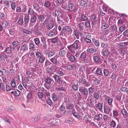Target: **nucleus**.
Here are the masks:
<instances>
[{
  "label": "nucleus",
  "instance_id": "19",
  "mask_svg": "<svg viewBox=\"0 0 128 128\" xmlns=\"http://www.w3.org/2000/svg\"><path fill=\"white\" fill-rule=\"evenodd\" d=\"M66 53V50H60L59 55L60 57L64 56Z\"/></svg>",
  "mask_w": 128,
  "mask_h": 128
},
{
  "label": "nucleus",
  "instance_id": "2",
  "mask_svg": "<svg viewBox=\"0 0 128 128\" xmlns=\"http://www.w3.org/2000/svg\"><path fill=\"white\" fill-rule=\"evenodd\" d=\"M60 122V120L58 119H51L48 122L46 126L48 127H51L54 125H57V123Z\"/></svg>",
  "mask_w": 128,
  "mask_h": 128
},
{
  "label": "nucleus",
  "instance_id": "32",
  "mask_svg": "<svg viewBox=\"0 0 128 128\" xmlns=\"http://www.w3.org/2000/svg\"><path fill=\"white\" fill-rule=\"evenodd\" d=\"M30 49L33 50L34 48V44L32 41H30L29 42Z\"/></svg>",
  "mask_w": 128,
  "mask_h": 128
},
{
  "label": "nucleus",
  "instance_id": "13",
  "mask_svg": "<svg viewBox=\"0 0 128 128\" xmlns=\"http://www.w3.org/2000/svg\"><path fill=\"white\" fill-rule=\"evenodd\" d=\"M102 114L99 113L94 115V118L97 121H99L100 119H102Z\"/></svg>",
  "mask_w": 128,
  "mask_h": 128
},
{
  "label": "nucleus",
  "instance_id": "38",
  "mask_svg": "<svg viewBox=\"0 0 128 128\" xmlns=\"http://www.w3.org/2000/svg\"><path fill=\"white\" fill-rule=\"evenodd\" d=\"M75 64L68 65L67 66V69L69 70H70L73 69L75 67Z\"/></svg>",
  "mask_w": 128,
  "mask_h": 128
},
{
  "label": "nucleus",
  "instance_id": "20",
  "mask_svg": "<svg viewBox=\"0 0 128 128\" xmlns=\"http://www.w3.org/2000/svg\"><path fill=\"white\" fill-rule=\"evenodd\" d=\"M12 47L11 46H9L6 47L5 50V52L8 54H10L12 52Z\"/></svg>",
  "mask_w": 128,
  "mask_h": 128
},
{
  "label": "nucleus",
  "instance_id": "36",
  "mask_svg": "<svg viewBox=\"0 0 128 128\" xmlns=\"http://www.w3.org/2000/svg\"><path fill=\"white\" fill-rule=\"evenodd\" d=\"M34 8L36 10H38L40 9V7L39 5L36 3H34L33 5Z\"/></svg>",
  "mask_w": 128,
  "mask_h": 128
},
{
  "label": "nucleus",
  "instance_id": "17",
  "mask_svg": "<svg viewBox=\"0 0 128 128\" xmlns=\"http://www.w3.org/2000/svg\"><path fill=\"white\" fill-rule=\"evenodd\" d=\"M121 112L124 118H128V114L127 111L125 109H122L121 111Z\"/></svg>",
  "mask_w": 128,
  "mask_h": 128
},
{
  "label": "nucleus",
  "instance_id": "22",
  "mask_svg": "<svg viewBox=\"0 0 128 128\" xmlns=\"http://www.w3.org/2000/svg\"><path fill=\"white\" fill-rule=\"evenodd\" d=\"M0 90L5 92V86L4 84L2 83V80L0 79Z\"/></svg>",
  "mask_w": 128,
  "mask_h": 128
},
{
  "label": "nucleus",
  "instance_id": "51",
  "mask_svg": "<svg viewBox=\"0 0 128 128\" xmlns=\"http://www.w3.org/2000/svg\"><path fill=\"white\" fill-rule=\"evenodd\" d=\"M35 43L37 45H39L40 43L39 39L38 38H35L34 40Z\"/></svg>",
  "mask_w": 128,
  "mask_h": 128
},
{
  "label": "nucleus",
  "instance_id": "26",
  "mask_svg": "<svg viewBox=\"0 0 128 128\" xmlns=\"http://www.w3.org/2000/svg\"><path fill=\"white\" fill-rule=\"evenodd\" d=\"M96 107L97 108L101 111L102 109V105L100 103H98L96 105Z\"/></svg>",
  "mask_w": 128,
  "mask_h": 128
},
{
  "label": "nucleus",
  "instance_id": "18",
  "mask_svg": "<svg viewBox=\"0 0 128 128\" xmlns=\"http://www.w3.org/2000/svg\"><path fill=\"white\" fill-rule=\"evenodd\" d=\"M44 98H45L48 99L50 97V94L48 91L47 90H45L43 92Z\"/></svg>",
  "mask_w": 128,
  "mask_h": 128
},
{
  "label": "nucleus",
  "instance_id": "55",
  "mask_svg": "<svg viewBox=\"0 0 128 128\" xmlns=\"http://www.w3.org/2000/svg\"><path fill=\"white\" fill-rule=\"evenodd\" d=\"M45 60V58H44L42 56L40 57V58L38 60V62H39L41 63H43Z\"/></svg>",
  "mask_w": 128,
  "mask_h": 128
},
{
  "label": "nucleus",
  "instance_id": "33",
  "mask_svg": "<svg viewBox=\"0 0 128 128\" xmlns=\"http://www.w3.org/2000/svg\"><path fill=\"white\" fill-rule=\"evenodd\" d=\"M66 109L68 110L72 109L73 108V105L69 102L66 103Z\"/></svg>",
  "mask_w": 128,
  "mask_h": 128
},
{
  "label": "nucleus",
  "instance_id": "59",
  "mask_svg": "<svg viewBox=\"0 0 128 128\" xmlns=\"http://www.w3.org/2000/svg\"><path fill=\"white\" fill-rule=\"evenodd\" d=\"M88 90H89V94L93 93L94 91V88H92V86L89 88L88 89Z\"/></svg>",
  "mask_w": 128,
  "mask_h": 128
},
{
  "label": "nucleus",
  "instance_id": "53",
  "mask_svg": "<svg viewBox=\"0 0 128 128\" xmlns=\"http://www.w3.org/2000/svg\"><path fill=\"white\" fill-rule=\"evenodd\" d=\"M27 98L28 101H29V100H30L32 101V99L31 93H28L27 95Z\"/></svg>",
  "mask_w": 128,
  "mask_h": 128
},
{
  "label": "nucleus",
  "instance_id": "8",
  "mask_svg": "<svg viewBox=\"0 0 128 128\" xmlns=\"http://www.w3.org/2000/svg\"><path fill=\"white\" fill-rule=\"evenodd\" d=\"M57 28H54L53 30L50 32L48 34V36L51 37H53L58 34L57 31Z\"/></svg>",
  "mask_w": 128,
  "mask_h": 128
},
{
  "label": "nucleus",
  "instance_id": "46",
  "mask_svg": "<svg viewBox=\"0 0 128 128\" xmlns=\"http://www.w3.org/2000/svg\"><path fill=\"white\" fill-rule=\"evenodd\" d=\"M11 85L12 87L14 88L16 86V84L14 80L12 79L11 80Z\"/></svg>",
  "mask_w": 128,
  "mask_h": 128
},
{
  "label": "nucleus",
  "instance_id": "25",
  "mask_svg": "<svg viewBox=\"0 0 128 128\" xmlns=\"http://www.w3.org/2000/svg\"><path fill=\"white\" fill-rule=\"evenodd\" d=\"M37 95L38 98L42 100L44 98L43 93L42 92H39L37 93Z\"/></svg>",
  "mask_w": 128,
  "mask_h": 128
},
{
  "label": "nucleus",
  "instance_id": "54",
  "mask_svg": "<svg viewBox=\"0 0 128 128\" xmlns=\"http://www.w3.org/2000/svg\"><path fill=\"white\" fill-rule=\"evenodd\" d=\"M59 70L57 71L56 74L59 76H62L64 75V74L62 71L60 70V68H59Z\"/></svg>",
  "mask_w": 128,
  "mask_h": 128
},
{
  "label": "nucleus",
  "instance_id": "37",
  "mask_svg": "<svg viewBox=\"0 0 128 128\" xmlns=\"http://www.w3.org/2000/svg\"><path fill=\"white\" fill-rule=\"evenodd\" d=\"M52 81L51 78L48 77L46 78L45 79V82L47 84H50Z\"/></svg>",
  "mask_w": 128,
  "mask_h": 128
},
{
  "label": "nucleus",
  "instance_id": "30",
  "mask_svg": "<svg viewBox=\"0 0 128 128\" xmlns=\"http://www.w3.org/2000/svg\"><path fill=\"white\" fill-rule=\"evenodd\" d=\"M55 90L56 91L58 92L65 91L66 90L65 88L63 87H59L58 88L56 87L55 88Z\"/></svg>",
  "mask_w": 128,
  "mask_h": 128
},
{
  "label": "nucleus",
  "instance_id": "61",
  "mask_svg": "<svg viewBox=\"0 0 128 128\" xmlns=\"http://www.w3.org/2000/svg\"><path fill=\"white\" fill-rule=\"evenodd\" d=\"M104 73L105 76H107L109 73V71L106 69H104Z\"/></svg>",
  "mask_w": 128,
  "mask_h": 128
},
{
  "label": "nucleus",
  "instance_id": "27",
  "mask_svg": "<svg viewBox=\"0 0 128 128\" xmlns=\"http://www.w3.org/2000/svg\"><path fill=\"white\" fill-rule=\"evenodd\" d=\"M72 35L74 36H75L76 37V38L78 39H79V34L78 30H74L73 32V34Z\"/></svg>",
  "mask_w": 128,
  "mask_h": 128
},
{
  "label": "nucleus",
  "instance_id": "4",
  "mask_svg": "<svg viewBox=\"0 0 128 128\" xmlns=\"http://www.w3.org/2000/svg\"><path fill=\"white\" fill-rule=\"evenodd\" d=\"M65 31L63 32V30H64V28H62V31L61 32L60 35L61 36H63L64 35V34L66 33V32L67 31L68 32H72V30L71 28L69 26H66L64 28Z\"/></svg>",
  "mask_w": 128,
  "mask_h": 128
},
{
  "label": "nucleus",
  "instance_id": "24",
  "mask_svg": "<svg viewBox=\"0 0 128 128\" xmlns=\"http://www.w3.org/2000/svg\"><path fill=\"white\" fill-rule=\"evenodd\" d=\"M86 52L88 53H93L96 52V50L92 47L86 50Z\"/></svg>",
  "mask_w": 128,
  "mask_h": 128
},
{
  "label": "nucleus",
  "instance_id": "49",
  "mask_svg": "<svg viewBox=\"0 0 128 128\" xmlns=\"http://www.w3.org/2000/svg\"><path fill=\"white\" fill-rule=\"evenodd\" d=\"M20 92L18 90H14V95L17 96L20 95Z\"/></svg>",
  "mask_w": 128,
  "mask_h": 128
},
{
  "label": "nucleus",
  "instance_id": "52",
  "mask_svg": "<svg viewBox=\"0 0 128 128\" xmlns=\"http://www.w3.org/2000/svg\"><path fill=\"white\" fill-rule=\"evenodd\" d=\"M93 96L94 98L97 100L98 99L99 97V94L98 93L96 92H94V93L93 94Z\"/></svg>",
  "mask_w": 128,
  "mask_h": 128
},
{
  "label": "nucleus",
  "instance_id": "56",
  "mask_svg": "<svg viewBox=\"0 0 128 128\" xmlns=\"http://www.w3.org/2000/svg\"><path fill=\"white\" fill-rule=\"evenodd\" d=\"M113 114V116L114 118L117 117L118 115V112L116 110H114Z\"/></svg>",
  "mask_w": 128,
  "mask_h": 128
},
{
  "label": "nucleus",
  "instance_id": "39",
  "mask_svg": "<svg viewBox=\"0 0 128 128\" xmlns=\"http://www.w3.org/2000/svg\"><path fill=\"white\" fill-rule=\"evenodd\" d=\"M47 29L48 30L51 29L54 26V25L52 23H49L47 25Z\"/></svg>",
  "mask_w": 128,
  "mask_h": 128
},
{
  "label": "nucleus",
  "instance_id": "7",
  "mask_svg": "<svg viewBox=\"0 0 128 128\" xmlns=\"http://www.w3.org/2000/svg\"><path fill=\"white\" fill-rule=\"evenodd\" d=\"M36 20L37 17L35 15L32 16L30 18V26H33Z\"/></svg>",
  "mask_w": 128,
  "mask_h": 128
},
{
  "label": "nucleus",
  "instance_id": "43",
  "mask_svg": "<svg viewBox=\"0 0 128 128\" xmlns=\"http://www.w3.org/2000/svg\"><path fill=\"white\" fill-rule=\"evenodd\" d=\"M90 116L89 114L86 115L84 117L83 119L84 121H85V122H86L88 121Z\"/></svg>",
  "mask_w": 128,
  "mask_h": 128
},
{
  "label": "nucleus",
  "instance_id": "47",
  "mask_svg": "<svg viewBox=\"0 0 128 128\" xmlns=\"http://www.w3.org/2000/svg\"><path fill=\"white\" fill-rule=\"evenodd\" d=\"M84 34L85 36V38H91V35L86 32H85Z\"/></svg>",
  "mask_w": 128,
  "mask_h": 128
},
{
  "label": "nucleus",
  "instance_id": "15",
  "mask_svg": "<svg viewBox=\"0 0 128 128\" xmlns=\"http://www.w3.org/2000/svg\"><path fill=\"white\" fill-rule=\"evenodd\" d=\"M24 26L26 27L28 25V22L29 20V17L28 15H26L24 18Z\"/></svg>",
  "mask_w": 128,
  "mask_h": 128
},
{
  "label": "nucleus",
  "instance_id": "45",
  "mask_svg": "<svg viewBox=\"0 0 128 128\" xmlns=\"http://www.w3.org/2000/svg\"><path fill=\"white\" fill-rule=\"evenodd\" d=\"M26 6L25 5L22 6L21 7V12L25 13L26 12Z\"/></svg>",
  "mask_w": 128,
  "mask_h": 128
},
{
  "label": "nucleus",
  "instance_id": "29",
  "mask_svg": "<svg viewBox=\"0 0 128 128\" xmlns=\"http://www.w3.org/2000/svg\"><path fill=\"white\" fill-rule=\"evenodd\" d=\"M2 24L4 28H6L9 25L8 22L6 20L3 21L2 23Z\"/></svg>",
  "mask_w": 128,
  "mask_h": 128
},
{
  "label": "nucleus",
  "instance_id": "16",
  "mask_svg": "<svg viewBox=\"0 0 128 128\" xmlns=\"http://www.w3.org/2000/svg\"><path fill=\"white\" fill-rule=\"evenodd\" d=\"M57 57L56 56H54L53 58H51L50 61L53 64L57 65L59 62L57 60Z\"/></svg>",
  "mask_w": 128,
  "mask_h": 128
},
{
  "label": "nucleus",
  "instance_id": "6",
  "mask_svg": "<svg viewBox=\"0 0 128 128\" xmlns=\"http://www.w3.org/2000/svg\"><path fill=\"white\" fill-rule=\"evenodd\" d=\"M53 78H54L55 82L58 84H61L62 83L61 78L58 74H55L53 76Z\"/></svg>",
  "mask_w": 128,
  "mask_h": 128
},
{
  "label": "nucleus",
  "instance_id": "62",
  "mask_svg": "<svg viewBox=\"0 0 128 128\" xmlns=\"http://www.w3.org/2000/svg\"><path fill=\"white\" fill-rule=\"evenodd\" d=\"M8 74L9 75H12L14 73V70L13 69H10L8 71Z\"/></svg>",
  "mask_w": 128,
  "mask_h": 128
},
{
  "label": "nucleus",
  "instance_id": "50",
  "mask_svg": "<svg viewBox=\"0 0 128 128\" xmlns=\"http://www.w3.org/2000/svg\"><path fill=\"white\" fill-rule=\"evenodd\" d=\"M12 46H17L19 45V43L17 41H14L12 43Z\"/></svg>",
  "mask_w": 128,
  "mask_h": 128
},
{
  "label": "nucleus",
  "instance_id": "42",
  "mask_svg": "<svg viewBox=\"0 0 128 128\" xmlns=\"http://www.w3.org/2000/svg\"><path fill=\"white\" fill-rule=\"evenodd\" d=\"M17 22L18 23V24L20 26L23 25L24 21L23 18H19Z\"/></svg>",
  "mask_w": 128,
  "mask_h": 128
},
{
  "label": "nucleus",
  "instance_id": "64",
  "mask_svg": "<svg viewBox=\"0 0 128 128\" xmlns=\"http://www.w3.org/2000/svg\"><path fill=\"white\" fill-rule=\"evenodd\" d=\"M38 18H39L40 21L42 22L44 20L45 18L44 16L42 15H40L39 16Z\"/></svg>",
  "mask_w": 128,
  "mask_h": 128
},
{
  "label": "nucleus",
  "instance_id": "44",
  "mask_svg": "<svg viewBox=\"0 0 128 128\" xmlns=\"http://www.w3.org/2000/svg\"><path fill=\"white\" fill-rule=\"evenodd\" d=\"M120 90L122 92H128V88L127 87H121L120 88Z\"/></svg>",
  "mask_w": 128,
  "mask_h": 128
},
{
  "label": "nucleus",
  "instance_id": "35",
  "mask_svg": "<svg viewBox=\"0 0 128 128\" xmlns=\"http://www.w3.org/2000/svg\"><path fill=\"white\" fill-rule=\"evenodd\" d=\"M10 2L9 1L6 0L3 3L6 7L8 8L10 6Z\"/></svg>",
  "mask_w": 128,
  "mask_h": 128
},
{
  "label": "nucleus",
  "instance_id": "34",
  "mask_svg": "<svg viewBox=\"0 0 128 128\" xmlns=\"http://www.w3.org/2000/svg\"><path fill=\"white\" fill-rule=\"evenodd\" d=\"M92 41L96 46H99L100 44L99 41L98 40H96L95 38H92Z\"/></svg>",
  "mask_w": 128,
  "mask_h": 128
},
{
  "label": "nucleus",
  "instance_id": "10",
  "mask_svg": "<svg viewBox=\"0 0 128 128\" xmlns=\"http://www.w3.org/2000/svg\"><path fill=\"white\" fill-rule=\"evenodd\" d=\"M54 51L53 50H48L47 51L46 55L48 58H51L55 54Z\"/></svg>",
  "mask_w": 128,
  "mask_h": 128
},
{
  "label": "nucleus",
  "instance_id": "9",
  "mask_svg": "<svg viewBox=\"0 0 128 128\" xmlns=\"http://www.w3.org/2000/svg\"><path fill=\"white\" fill-rule=\"evenodd\" d=\"M94 60L96 62L98 63L100 61L99 56L97 54L94 53L92 55Z\"/></svg>",
  "mask_w": 128,
  "mask_h": 128
},
{
  "label": "nucleus",
  "instance_id": "12",
  "mask_svg": "<svg viewBox=\"0 0 128 128\" xmlns=\"http://www.w3.org/2000/svg\"><path fill=\"white\" fill-rule=\"evenodd\" d=\"M79 90L85 95H87L88 94V91L86 88H82L80 87L79 89Z\"/></svg>",
  "mask_w": 128,
  "mask_h": 128
},
{
  "label": "nucleus",
  "instance_id": "5",
  "mask_svg": "<svg viewBox=\"0 0 128 128\" xmlns=\"http://www.w3.org/2000/svg\"><path fill=\"white\" fill-rule=\"evenodd\" d=\"M88 20V16L87 14L83 13L80 15V22L87 21Z\"/></svg>",
  "mask_w": 128,
  "mask_h": 128
},
{
  "label": "nucleus",
  "instance_id": "31",
  "mask_svg": "<svg viewBox=\"0 0 128 128\" xmlns=\"http://www.w3.org/2000/svg\"><path fill=\"white\" fill-rule=\"evenodd\" d=\"M96 72V74L98 75L101 76L102 74V71L101 68H97Z\"/></svg>",
  "mask_w": 128,
  "mask_h": 128
},
{
  "label": "nucleus",
  "instance_id": "40",
  "mask_svg": "<svg viewBox=\"0 0 128 128\" xmlns=\"http://www.w3.org/2000/svg\"><path fill=\"white\" fill-rule=\"evenodd\" d=\"M51 3L48 1L46 2L44 4V6L47 8L50 7L51 6Z\"/></svg>",
  "mask_w": 128,
  "mask_h": 128
},
{
  "label": "nucleus",
  "instance_id": "63",
  "mask_svg": "<svg viewBox=\"0 0 128 128\" xmlns=\"http://www.w3.org/2000/svg\"><path fill=\"white\" fill-rule=\"evenodd\" d=\"M52 97L53 100L54 101H57L58 99L57 96L55 95V94H53L52 96Z\"/></svg>",
  "mask_w": 128,
  "mask_h": 128
},
{
  "label": "nucleus",
  "instance_id": "3",
  "mask_svg": "<svg viewBox=\"0 0 128 128\" xmlns=\"http://www.w3.org/2000/svg\"><path fill=\"white\" fill-rule=\"evenodd\" d=\"M78 55V54L76 53L75 54V56L76 57V58L70 52H68L66 54L69 60L71 62H76L77 61V57Z\"/></svg>",
  "mask_w": 128,
  "mask_h": 128
},
{
  "label": "nucleus",
  "instance_id": "57",
  "mask_svg": "<svg viewBox=\"0 0 128 128\" xmlns=\"http://www.w3.org/2000/svg\"><path fill=\"white\" fill-rule=\"evenodd\" d=\"M22 31L24 33L28 34H30L32 33V32H31L28 31L24 28H23Z\"/></svg>",
  "mask_w": 128,
  "mask_h": 128
},
{
  "label": "nucleus",
  "instance_id": "28",
  "mask_svg": "<svg viewBox=\"0 0 128 128\" xmlns=\"http://www.w3.org/2000/svg\"><path fill=\"white\" fill-rule=\"evenodd\" d=\"M74 7V5L72 4H70L66 6V8L68 10H70L72 9Z\"/></svg>",
  "mask_w": 128,
  "mask_h": 128
},
{
  "label": "nucleus",
  "instance_id": "21",
  "mask_svg": "<svg viewBox=\"0 0 128 128\" xmlns=\"http://www.w3.org/2000/svg\"><path fill=\"white\" fill-rule=\"evenodd\" d=\"M104 113L107 114H109L111 111L110 108L107 106H106L104 107Z\"/></svg>",
  "mask_w": 128,
  "mask_h": 128
},
{
  "label": "nucleus",
  "instance_id": "41",
  "mask_svg": "<svg viewBox=\"0 0 128 128\" xmlns=\"http://www.w3.org/2000/svg\"><path fill=\"white\" fill-rule=\"evenodd\" d=\"M80 5L84 7H86L87 6V4L86 2L84 0H81L80 2Z\"/></svg>",
  "mask_w": 128,
  "mask_h": 128
},
{
  "label": "nucleus",
  "instance_id": "58",
  "mask_svg": "<svg viewBox=\"0 0 128 128\" xmlns=\"http://www.w3.org/2000/svg\"><path fill=\"white\" fill-rule=\"evenodd\" d=\"M51 42L53 44H54L56 43L57 42V38L56 37L53 38L51 39Z\"/></svg>",
  "mask_w": 128,
  "mask_h": 128
},
{
  "label": "nucleus",
  "instance_id": "11",
  "mask_svg": "<svg viewBox=\"0 0 128 128\" xmlns=\"http://www.w3.org/2000/svg\"><path fill=\"white\" fill-rule=\"evenodd\" d=\"M28 49V44L27 43L24 44H22V45L21 47L20 50H23V52H25Z\"/></svg>",
  "mask_w": 128,
  "mask_h": 128
},
{
  "label": "nucleus",
  "instance_id": "23",
  "mask_svg": "<svg viewBox=\"0 0 128 128\" xmlns=\"http://www.w3.org/2000/svg\"><path fill=\"white\" fill-rule=\"evenodd\" d=\"M108 8L104 6L102 7V9L103 10V11L102 10H100V12L102 16H104L105 15V12H107V10Z\"/></svg>",
  "mask_w": 128,
  "mask_h": 128
},
{
  "label": "nucleus",
  "instance_id": "60",
  "mask_svg": "<svg viewBox=\"0 0 128 128\" xmlns=\"http://www.w3.org/2000/svg\"><path fill=\"white\" fill-rule=\"evenodd\" d=\"M113 101V99L112 98H109L107 100V102L108 104L110 105H111Z\"/></svg>",
  "mask_w": 128,
  "mask_h": 128
},
{
  "label": "nucleus",
  "instance_id": "14",
  "mask_svg": "<svg viewBox=\"0 0 128 128\" xmlns=\"http://www.w3.org/2000/svg\"><path fill=\"white\" fill-rule=\"evenodd\" d=\"M86 54L84 52H82L80 54L79 60H81L85 61L86 60Z\"/></svg>",
  "mask_w": 128,
  "mask_h": 128
},
{
  "label": "nucleus",
  "instance_id": "48",
  "mask_svg": "<svg viewBox=\"0 0 128 128\" xmlns=\"http://www.w3.org/2000/svg\"><path fill=\"white\" fill-rule=\"evenodd\" d=\"M65 122L66 123H71L73 122V120L70 118H68L66 120Z\"/></svg>",
  "mask_w": 128,
  "mask_h": 128
},
{
  "label": "nucleus",
  "instance_id": "1",
  "mask_svg": "<svg viewBox=\"0 0 128 128\" xmlns=\"http://www.w3.org/2000/svg\"><path fill=\"white\" fill-rule=\"evenodd\" d=\"M81 43L79 40H76L73 44L68 46L67 48L71 53L74 54L75 50L81 49Z\"/></svg>",
  "mask_w": 128,
  "mask_h": 128
}]
</instances>
